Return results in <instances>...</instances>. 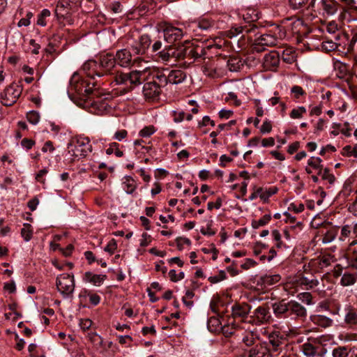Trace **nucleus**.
Returning <instances> with one entry per match:
<instances>
[{
  "label": "nucleus",
  "instance_id": "57",
  "mask_svg": "<svg viewBox=\"0 0 357 357\" xmlns=\"http://www.w3.org/2000/svg\"><path fill=\"white\" fill-rule=\"evenodd\" d=\"M169 277L172 282H178L184 278V273L181 271L179 273H176V271L172 269L169 272Z\"/></svg>",
  "mask_w": 357,
  "mask_h": 357
},
{
  "label": "nucleus",
  "instance_id": "23",
  "mask_svg": "<svg viewBox=\"0 0 357 357\" xmlns=\"http://www.w3.org/2000/svg\"><path fill=\"white\" fill-rule=\"evenodd\" d=\"M289 313L296 317L304 318L307 316V310L298 302L291 300L289 301Z\"/></svg>",
  "mask_w": 357,
  "mask_h": 357
},
{
  "label": "nucleus",
  "instance_id": "28",
  "mask_svg": "<svg viewBox=\"0 0 357 357\" xmlns=\"http://www.w3.org/2000/svg\"><path fill=\"white\" fill-rule=\"evenodd\" d=\"M238 340H241L242 342L247 347H250L257 341L256 336L252 331H245L243 332L241 330L240 336L238 337Z\"/></svg>",
  "mask_w": 357,
  "mask_h": 357
},
{
  "label": "nucleus",
  "instance_id": "46",
  "mask_svg": "<svg viewBox=\"0 0 357 357\" xmlns=\"http://www.w3.org/2000/svg\"><path fill=\"white\" fill-rule=\"evenodd\" d=\"M291 95L296 100L300 99L306 94L305 90L300 86L294 85L290 89Z\"/></svg>",
  "mask_w": 357,
  "mask_h": 357
},
{
  "label": "nucleus",
  "instance_id": "16",
  "mask_svg": "<svg viewBox=\"0 0 357 357\" xmlns=\"http://www.w3.org/2000/svg\"><path fill=\"white\" fill-rule=\"evenodd\" d=\"M280 56L276 51H271L264 57V66L267 70H275L279 66Z\"/></svg>",
  "mask_w": 357,
  "mask_h": 357
},
{
  "label": "nucleus",
  "instance_id": "22",
  "mask_svg": "<svg viewBox=\"0 0 357 357\" xmlns=\"http://www.w3.org/2000/svg\"><path fill=\"white\" fill-rule=\"evenodd\" d=\"M272 309L274 315L277 318H284L289 313V301L282 300L272 304Z\"/></svg>",
  "mask_w": 357,
  "mask_h": 357
},
{
  "label": "nucleus",
  "instance_id": "59",
  "mask_svg": "<svg viewBox=\"0 0 357 357\" xmlns=\"http://www.w3.org/2000/svg\"><path fill=\"white\" fill-rule=\"evenodd\" d=\"M337 43L332 40H326L323 42L322 47L327 52L335 50L337 48Z\"/></svg>",
  "mask_w": 357,
  "mask_h": 357
},
{
  "label": "nucleus",
  "instance_id": "15",
  "mask_svg": "<svg viewBox=\"0 0 357 357\" xmlns=\"http://www.w3.org/2000/svg\"><path fill=\"white\" fill-rule=\"evenodd\" d=\"M255 321L260 324L270 323L272 320V316L268 307L261 305L257 307L253 312Z\"/></svg>",
  "mask_w": 357,
  "mask_h": 357
},
{
  "label": "nucleus",
  "instance_id": "60",
  "mask_svg": "<svg viewBox=\"0 0 357 357\" xmlns=\"http://www.w3.org/2000/svg\"><path fill=\"white\" fill-rule=\"evenodd\" d=\"M240 61L236 59H230L227 61V66L230 71H238L240 68Z\"/></svg>",
  "mask_w": 357,
  "mask_h": 357
},
{
  "label": "nucleus",
  "instance_id": "9",
  "mask_svg": "<svg viewBox=\"0 0 357 357\" xmlns=\"http://www.w3.org/2000/svg\"><path fill=\"white\" fill-rule=\"evenodd\" d=\"M214 21L206 17H202L197 21L188 23L185 26V32L195 33L197 29L201 31H208L214 27Z\"/></svg>",
  "mask_w": 357,
  "mask_h": 357
},
{
  "label": "nucleus",
  "instance_id": "7",
  "mask_svg": "<svg viewBox=\"0 0 357 357\" xmlns=\"http://www.w3.org/2000/svg\"><path fill=\"white\" fill-rule=\"evenodd\" d=\"M335 261V257L330 254L320 255L317 257L312 259L308 263V265H304V272L312 271L319 272L321 270L331 266Z\"/></svg>",
  "mask_w": 357,
  "mask_h": 357
},
{
  "label": "nucleus",
  "instance_id": "13",
  "mask_svg": "<svg viewBox=\"0 0 357 357\" xmlns=\"http://www.w3.org/2000/svg\"><path fill=\"white\" fill-rule=\"evenodd\" d=\"M86 81L81 79L77 73H74L70 81L69 91L75 92L83 98V95L86 92Z\"/></svg>",
  "mask_w": 357,
  "mask_h": 357
},
{
  "label": "nucleus",
  "instance_id": "45",
  "mask_svg": "<svg viewBox=\"0 0 357 357\" xmlns=\"http://www.w3.org/2000/svg\"><path fill=\"white\" fill-rule=\"evenodd\" d=\"M271 219L270 214L264 215L259 220H254L252 222V227L254 229H258L260 227L264 226L269 222Z\"/></svg>",
  "mask_w": 357,
  "mask_h": 357
},
{
  "label": "nucleus",
  "instance_id": "52",
  "mask_svg": "<svg viewBox=\"0 0 357 357\" xmlns=\"http://www.w3.org/2000/svg\"><path fill=\"white\" fill-rule=\"evenodd\" d=\"M155 131L156 129L153 126H146L139 131V135L142 137H149L155 133Z\"/></svg>",
  "mask_w": 357,
  "mask_h": 357
},
{
  "label": "nucleus",
  "instance_id": "39",
  "mask_svg": "<svg viewBox=\"0 0 357 357\" xmlns=\"http://www.w3.org/2000/svg\"><path fill=\"white\" fill-rule=\"evenodd\" d=\"M119 144L116 142H112L109 144L108 148L106 149L105 153L107 155L114 154L117 158L123 156V152L119 148Z\"/></svg>",
  "mask_w": 357,
  "mask_h": 357
},
{
  "label": "nucleus",
  "instance_id": "30",
  "mask_svg": "<svg viewBox=\"0 0 357 357\" xmlns=\"http://www.w3.org/2000/svg\"><path fill=\"white\" fill-rule=\"evenodd\" d=\"M222 331L226 337H229L232 335H235L236 337L240 336L241 329H239L238 326L234 322L229 323L228 324H224L222 326Z\"/></svg>",
  "mask_w": 357,
  "mask_h": 357
},
{
  "label": "nucleus",
  "instance_id": "33",
  "mask_svg": "<svg viewBox=\"0 0 357 357\" xmlns=\"http://www.w3.org/2000/svg\"><path fill=\"white\" fill-rule=\"evenodd\" d=\"M312 321L317 325L323 327L327 328L332 325L333 320L329 317H327L324 315L317 314L314 315L312 317Z\"/></svg>",
  "mask_w": 357,
  "mask_h": 357
},
{
  "label": "nucleus",
  "instance_id": "3",
  "mask_svg": "<svg viewBox=\"0 0 357 357\" xmlns=\"http://www.w3.org/2000/svg\"><path fill=\"white\" fill-rule=\"evenodd\" d=\"M205 54L204 48L199 45H191L189 47H180L178 48H169L159 52V57L162 61L168 63L174 64L177 60L185 59L200 58Z\"/></svg>",
  "mask_w": 357,
  "mask_h": 357
},
{
  "label": "nucleus",
  "instance_id": "17",
  "mask_svg": "<svg viewBox=\"0 0 357 357\" xmlns=\"http://www.w3.org/2000/svg\"><path fill=\"white\" fill-rule=\"evenodd\" d=\"M281 277L278 274H266L260 276L257 279V285L260 287L261 289H267L272 285L278 283L280 281Z\"/></svg>",
  "mask_w": 357,
  "mask_h": 357
},
{
  "label": "nucleus",
  "instance_id": "47",
  "mask_svg": "<svg viewBox=\"0 0 357 357\" xmlns=\"http://www.w3.org/2000/svg\"><path fill=\"white\" fill-rule=\"evenodd\" d=\"M319 175L321 177L323 180L328 181L331 185L333 184L335 181V176L330 173L329 169L327 168L323 169L320 172Z\"/></svg>",
  "mask_w": 357,
  "mask_h": 357
},
{
  "label": "nucleus",
  "instance_id": "12",
  "mask_svg": "<svg viewBox=\"0 0 357 357\" xmlns=\"http://www.w3.org/2000/svg\"><path fill=\"white\" fill-rule=\"evenodd\" d=\"M312 340L304 343L301 346L303 354L306 357H324L326 354V349L321 346H314Z\"/></svg>",
  "mask_w": 357,
  "mask_h": 357
},
{
  "label": "nucleus",
  "instance_id": "58",
  "mask_svg": "<svg viewBox=\"0 0 357 357\" xmlns=\"http://www.w3.org/2000/svg\"><path fill=\"white\" fill-rule=\"evenodd\" d=\"M354 24L351 26L353 37L351 40L349 50H351L353 48L354 45L357 41V19H354Z\"/></svg>",
  "mask_w": 357,
  "mask_h": 357
},
{
  "label": "nucleus",
  "instance_id": "31",
  "mask_svg": "<svg viewBox=\"0 0 357 357\" xmlns=\"http://www.w3.org/2000/svg\"><path fill=\"white\" fill-rule=\"evenodd\" d=\"M357 282V273L344 272L340 279V284L344 287L354 285Z\"/></svg>",
  "mask_w": 357,
  "mask_h": 357
},
{
  "label": "nucleus",
  "instance_id": "48",
  "mask_svg": "<svg viewBox=\"0 0 357 357\" xmlns=\"http://www.w3.org/2000/svg\"><path fill=\"white\" fill-rule=\"evenodd\" d=\"M50 16V11L48 9H43L38 16L37 24L45 26L47 24L46 18Z\"/></svg>",
  "mask_w": 357,
  "mask_h": 357
},
{
  "label": "nucleus",
  "instance_id": "6",
  "mask_svg": "<svg viewBox=\"0 0 357 357\" xmlns=\"http://www.w3.org/2000/svg\"><path fill=\"white\" fill-rule=\"evenodd\" d=\"M56 287L63 298H68L73 294L75 287L74 275L66 273L59 275L56 279Z\"/></svg>",
  "mask_w": 357,
  "mask_h": 357
},
{
  "label": "nucleus",
  "instance_id": "35",
  "mask_svg": "<svg viewBox=\"0 0 357 357\" xmlns=\"http://www.w3.org/2000/svg\"><path fill=\"white\" fill-rule=\"evenodd\" d=\"M123 188L128 194H132L136 189L135 181L130 176H126L122 183Z\"/></svg>",
  "mask_w": 357,
  "mask_h": 357
},
{
  "label": "nucleus",
  "instance_id": "14",
  "mask_svg": "<svg viewBox=\"0 0 357 357\" xmlns=\"http://www.w3.org/2000/svg\"><path fill=\"white\" fill-rule=\"evenodd\" d=\"M117 66L122 68H128L132 63V56L128 49H121L116 51L114 55Z\"/></svg>",
  "mask_w": 357,
  "mask_h": 357
},
{
  "label": "nucleus",
  "instance_id": "32",
  "mask_svg": "<svg viewBox=\"0 0 357 357\" xmlns=\"http://www.w3.org/2000/svg\"><path fill=\"white\" fill-rule=\"evenodd\" d=\"M321 7L327 15H333L337 10V3L332 1L322 0Z\"/></svg>",
  "mask_w": 357,
  "mask_h": 357
},
{
  "label": "nucleus",
  "instance_id": "1",
  "mask_svg": "<svg viewBox=\"0 0 357 357\" xmlns=\"http://www.w3.org/2000/svg\"><path fill=\"white\" fill-rule=\"evenodd\" d=\"M152 78V82H155L161 89L168 84L167 75L156 71L151 67H145L143 69L133 70L130 72L118 71L116 73L111 84L123 85L127 88L125 93L140 86L143 82Z\"/></svg>",
  "mask_w": 357,
  "mask_h": 357
},
{
  "label": "nucleus",
  "instance_id": "5",
  "mask_svg": "<svg viewBox=\"0 0 357 357\" xmlns=\"http://www.w3.org/2000/svg\"><path fill=\"white\" fill-rule=\"evenodd\" d=\"M92 151V145L88 137H79L68 146V155L71 162L85 158Z\"/></svg>",
  "mask_w": 357,
  "mask_h": 357
},
{
  "label": "nucleus",
  "instance_id": "29",
  "mask_svg": "<svg viewBox=\"0 0 357 357\" xmlns=\"http://www.w3.org/2000/svg\"><path fill=\"white\" fill-rule=\"evenodd\" d=\"M278 188L276 187L271 188H258L257 190V193L259 195V197L264 202H267L268 199L278 192Z\"/></svg>",
  "mask_w": 357,
  "mask_h": 357
},
{
  "label": "nucleus",
  "instance_id": "19",
  "mask_svg": "<svg viewBox=\"0 0 357 357\" xmlns=\"http://www.w3.org/2000/svg\"><path fill=\"white\" fill-rule=\"evenodd\" d=\"M151 38L148 35H142L138 41H136L132 46L135 54H144L151 45Z\"/></svg>",
  "mask_w": 357,
  "mask_h": 357
},
{
  "label": "nucleus",
  "instance_id": "55",
  "mask_svg": "<svg viewBox=\"0 0 357 357\" xmlns=\"http://www.w3.org/2000/svg\"><path fill=\"white\" fill-rule=\"evenodd\" d=\"M344 320L348 324H357V314L354 311H349L345 315Z\"/></svg>",
  "mask_w": 357,
  "mask_h": 357
},
{
  "label": "nucleus",
  "instance_id": "64",
  "mask_svg": "<svg viewBox=\"0 0 357 357\" xmlns=\"http://www.w3.org/2000/svg\"><path fill=\"white\" fill-rule=\"evenodd\" d=\"M257 265V262L250 258L245 259V262L243 263L241 266L244 270H248L250 268L255 267Z\"/></svg>",
  "mask_w": 357,
  "mask_h": 357
},
{
  "label": "nucleus",
  "instance_id": "49",
  "mask_svg": "<svg viewBox=\"0 0 357 357\" xmlns=\"http://www.w3.org/2000/svg\"><path fill=\"white\" fill-rule=\"evenodd\" d=\"M26 119L30 123L36 125L38 123L40 116L38 112L31 110L26 114Z\"/></svg>",
  "mask_w": 357,
  "mask_h": 357
},
{
  "label": "nucleus",
  "instance_id": "43",
  "mask_svg": "<svg viewBox=\"0 0 357 357\" xmlns=\"http://www.w3.org/2000/svg\"><path fill=\"white\" fill-rule=\"evenodd\" d=\"M342 154L347 157L357 158V144L345 146L342 150Z\"/></svg>",
  "mask_w": 357,
  "mask_h": 357
},
{
  "label": "nucleus",
  "instance_id": "20",
  "mask_svg": "<svg viewBox=\"0 0 357 357\" xmlns=\"http://www.w3.org/2000/svg\"><path fill=\"white\" fill-rule=\"evenodd\" d=\"M251 307L247 303H236L231 307V315L234 319H243L250 312Z\"/></svg>",
  "mask_w": 357,
  "mask_h": 357
},
{
  "label": "nucleus",
  "instance_id": "37",
  "mask_svg": "<svg viewBox=\"0 0 357 357\" xmlns=\"http://www.w3.org/2000/svg\"><path fill=\"white\" fill-rule=\"evenodd\" d=\"M268 340L270 344L273 347V349L277 351L282 345L283 339L278 333H273L269 335Z\"/></svg>",
  "mask_w": 357,
  "mask_h": 357
},
{
  "label": "nucleus",
  "instance_id": "51",
  "mask_svg": "<svg viewBox=\"0 0 357 357\" xmlns=\"http://www.w3.org/2000/svg\"><path fill=\"white\" fill-rule=\"evenodd\" d=\"M349 354V351L346 347H338L333 351V357H348Z\"/></svg>",
  "mask_w": 357,
  "mask_h": 357
},
{
  "label": "nucleus",
  "instance_id": "42",
  "mask_svg": "<svg viewBox=\"0 0 357 357\" xmlns=\"http://www.w3.org/2000/svg\"><path fill=\"white\" fill-rule=\"evenodd\" d=\"M307 112L306 108L303 106H299L296 108H294L290 114L289 116L293 119H302Z\"/></svg>",
  "mask_w": 357,
  "mask_h": 357
},
{
  "label": "nucleus",
  "instance_id": "38",
  "mask_svg": "<svg viewBox=\"0 0 357 357\" xmlns=\"http://www.w3.org/2000/svg\"><path fill=\"white\" fill-rule=\"evenodd\" d=\"M299 282L301 285H305L306 289H312L319 284V281L313 276H303L300 278Z\"/></svg>",
  "mask_w": 357,
  "mask_h": 357
},
{
  "label": "nucleus",
  "instance_id": "63",
  "mask_svg": "<svg viewBox=\"0 0 357 357\" xmlns=\"http://www.w3.org/2000/svg\"><path fill=\"white\" fill-rule=\"evenodd\" d=\"M272 130V124L271 122L266 119L264 121L263 124L260 128V131L261 133H269Z\"/></svg>",
  "mask_w": 357,
  "mask_h": 357
},
{
  "label": "nucleus",
  "instance_id": "26",
  "mask_svg": "<svg viewBox=\"0 0 357 357\" xmlns=\"http://www.w3.org/2000/svg\"><path fill=\"white\" fill-rule=\"evenodd\" d=\"M257 26L254 24H250L248 26H233L231 28L229 31H227V36L230 38H234L239 35L240 33H250L251 31H254L257 29Z\"/></svg>",
  "mask_w": 357,
  "mask_h": 357
},
{
  "label": "nucleus",
  "instance_id": "25",
  "mask_svg": "<svg viewBox=\"0 0 357 357\" xmlns=\"http://www.w3.org/2000/svg\"><path fill=\"white\" fill-rule=\"evenodd\" d=\"M185 78V73L181 70H172L168 72L167 74L168 83L172 84H178L182 83Z\"/></svg>",
  "mask_w": 357,
  "mask_h": 357
},
{
  "label": "nucleus",
  "instance_id": "21",
  "mask_svg": "<svg viewBox=\"0 0 357 357\" xmlns=\"http://www.w3.org/2000/svg\"><path fill=\"white\" fill-rule=\"evenodd\" d=\"M350 267L357 270V241L354 240L349 243V247L345 255Z\"/></svg>",
  "mask_w": 357,
  "mask_h": 357
},
{
  "label": "nucleus",
  "instance_id": "27",
  "mask_svg": "<svg viewBox=\"0 0 357 357\" xmlns=\"http://www.w3.org/2000/svg\"><path fill=\"white\" fill-rule=\"evenodd\" d=\"M322 237L320 238L322 243L327 244L331 243L336 237L337 229L329 225L328 228L321 230Z\"/></svg>",
  "mask_w": 357,
  "mask_h": 357
},
{
  "label": "nucleus",
  "instance_id": "4",
  "mask_svg": "<svg viewBox=\"0 0 357 357\" xmlns=\"http://www.w3.org/2000/svg\"><path fill=\"white\" fill-rule=\"evenodd\" d=\"M286 36L284 27L275 26L268 33L262 34L255 40L253 44V50L255 52H261L267 47H273L278 45L279 40H282Z\"/></svg>",
  "mask_w": 357,
  "mask_h": 357
},
{
  "label": "nucleus",
  "instance_id": "36",
  "mask_svg": "<svg viewBox=\"0 0 357 357\" xmlns=\"http://www.w3.org/2000/svg\"><path fill=\"white\" fill-rule=\"evenodd\" d=\"M351 237H354L353 236V229L351 227V224L344 225L341 227L340 234L339 236V240L340 241H345L349 240Z\"/></svg>",
  "mask_w": 357,
  "mask_h": 357
},
{
  "label": "nucleus",
  "instance_id": "24",
  "mask_svg": "<svg viewBox=\"0 0 357 357\" xmlns=\"http://www.w3.org/2000/svg\"><path fill=\"white\" fill-rule=\"evenodd\" d=\"M322 160L319 157H310L307 160V166L305 167V172L310 174L313 170L317 171L319 174L324 169L322 165Z\"/></svg>",
  "mask_w": 357,
  "mask_h": 357
},
{
  "label": "nucleus",
  "instance_id": "18",
  "mask_svg": "<svg viewBox=\"0 0 357 357\" xmlns=\"http://www.w3.org/2000/svg\"><path fill=\"white\" fill-rule=\"evenodd\" d=\"M69 5V0H61L56 6L55 13L59 19L66 20L67 22L71 24L73 21L70 17V10L68 8Z\"/></svg>",
  "mask_w": 357,
  "mask_h": 357
},
{
  "label": "nucleus",
  "instance_id": "11",
  "mask_svg": "<svg viewBox=\"0 0 357 357\" xmlns=\"http://www.w3.org/2000/svg\"><path fill=\"white\" fill-rule=\"evenodd\" d=\"M188 33L185 32V28L183 30L172 25H167L163 30L164 38L169 43L180 40L185 34Z\"/></svg>",
  "mask_w": 357,
  "mask_h": 357
},
{
  "label": "nucleus",
  "instance_id": "62",
  "mask_svg": "<svg viewBox=\"0 0 357 357\" xmlns=\"http://www.w3.org/2000/svg\"><path fill=\"white\" fill-rule=\"evenodd\" d=\"M127 136H128V131L126 130L122 129V130H117L114 133V135L113 136V139L115 140H117L119 142H121L122 140L126 139L127 137Z\"/></svg>",
  "mask_w": 357,
  "mask_h": 357
},
{
  "label": "nucleus",
  "instance_id": "44",
  "mask_svg": "<svg viewBox=\"0 0 357 357\" xmlns=\"http://www.w3.org/2000/svg\"><path fill=\"white\" fill-rule=\"evenodd\" d=\"M21 235L25 241L28 242L31 240L33 235V229L30 224L24 223L21 230Z\"/></svg>",
  "mask_w": 357,
  "mask_h": 357
},
{
  "label": "nucleus",
  "instance_id": "2",
  "mask_svg": "<svg viewBox=\"0 0 357 357\" xmlns=\"http://www.w3.org/2000/svg\"><path fill=\"white\" fill-rule=\"evenodd\" d=\"M116 66L114 55L106 54L97 60H89L84 63L82 69L86 76L92 79L113 75V70Z\"/></svg>",
  "mask_w": 357,
  "mask_h": 357
},
{
  "label": "nucleus",
  "instance_id": "53",
  "mask_svg": "<svg viewBox=\"0 0 357 357\" xmlns=\"http://www.w3.org/2000/svg\"><path fill=\"white\" fill-rule=\"evenodd\" d=\"M117 249V243L116 241L114 238L111 239L107 245L104 248V250L108 252L109 255H113L116 250Z\"/></svg>",
  "mask_w": 357,
  "mask_h": 357
},
{
  "label": "nucleus",
  "instance_id": "41",
  "mask_svg": "<svg viewBox=\"0 0 357 357\" xmlns=\"http://www.w3.org/2000/svg\"><path fill=\"white\" fill-rule=\"evenodd\" d=\"M248 351L249 357H263L264 351L263 347L259 344H255Z\"/></svg>",
  "mask_w": 357,
  "mask_h": 357
},
{
  "label": "nucleus",
  "instance_id": "40",
  "mask_svg": "<svg viewBox=\"0 0 357 357\" xmlns=\"http://www.w3.org/2000/svg\"><path fill=\"white\" fill-rule=\"evenodd\" d=\"M280 57L287 63H292L296 60L295 52L291 48H287L284 50Z\"/></svg>",
  "mask_w": 357,
  "mask_h": 357
},
{
  "label": "nucleus",
  "instance_id": "34",
  "mask_svg": "<svg viewBox=\"0 0 357 357\" xmlns=\"http://www.w3.org/2000/svg\"><path fill=\"white\" fill-rule=\"evenodd\" d=\"M84 280L86 282H90L94 285H100L104 280V276L102 275L93 274L91 272L85 273Z\"/></svg>",
  "mask_w": 357,
  "mask_h": 357
},
{
  "label": "nucleus",
  "instance_id": "61",
  "mask_svg": "<svg viewBox=\"0 0 357 357\" xmlns=\"http://www.w3.org/2000/svg\"><path fill=\"white\" fill-rule=\"evenodd\" d=\"M243 18L245 22L250 23L257 20L258 17L257 15L255 13L254 10H252V13H250L249 10L246 12V13L243 14Z\"/></svg>",
  "mask_w": 357,
  "mask_h": 357
},
{
  "label": "nucleus",
  "instance_id": "10",
  "mask_svg": "<svg viewBox=\"0 0 357 357\" xmlns=\"http://www.w3.org/2000/svg\"><path fill=\"white\" fill-rule=\"evenodd\" d=\"M162 89L155 82H146L142 87V94L144 98L149 101H155L159 99Z\"/></svg>",
  "mask_w": 357,
  "mask_h": 357
},
{
  "label": "nucleus",
  "instance_id": "50",
  "mask_svg": "<svg viewBox=\"0 0 357 357\" xmlns=\"http://www.w3.org/2000/svg\"><path fill=\"white\" fill-rule=\"evenodd\" d=\"M297 297L301 302L305 303L307 305L314 304V302L312 301V296L309 292L300 293L298 294Z\"/></svg>",
  "mask_w": 357,
  "mask_h": 357
},
{
  "label": "nucleus",
  "instance_id": "8",
  "mask_svg": "<svg viewBox=\"0 0 357 357\" xmlns=\"http://www.w3.org/2000/svg\"><path fill=\"white\" fill-rule=\"evenodd\" d=\"M22 91L21 86L12 84L6 87L1 95V101L6 106H11L16 102Z\"/></svg>",
  "mask_w": 357,
  "mask_h": 357
},
{
  "label": "nucleus",
  "instance_id": "56",
  "mask_svg": "<svg viewBox=\"0 0 357 357\" xmlns=\"http://www.w3.org/2000/svg\"><path fill=\"white\" fill-rule=\"evenodd\" d=\"M307 1L308 0H289V5L293 9L298 10L305 6Z\"/></svg>",
  "mask_w": 357,
  "mask_h": 357
},
{
  "label": "nucleus",
  "instance_id": "54",
  "mask_svg": "<svg viewBox=\"0 0 357 357\" xmlns=\"http://www.w3.org/2000/svg\"><path fill=\"white\" fill-rule=\"evenodd\" d=\"M305 208L304 204L302 203H291L288 206V210L289 211H294L296 213H299L303 211Z\"/></svg>",
  "mask_w": 357,
  "mask_h": 357
}]
</instances>
